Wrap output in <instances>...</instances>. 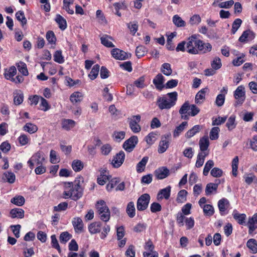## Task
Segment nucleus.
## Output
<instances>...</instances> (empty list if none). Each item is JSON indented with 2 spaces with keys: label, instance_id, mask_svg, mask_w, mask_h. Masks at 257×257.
Here are the masks:
<instances>
[{
  "label": "nucleus",
  "instance_id": "1",
  "mask_svg": "<svg viewBox=\"0 0 257 257\" xmlns=\"http://www.w3.org/2000/svg\"><path fill=\"white\" fill-rule=\"evenodd\" d=\"M81 181L83 182L82 179L79 178V179L75 180L74 184L70 182L65 183L63 192L65 199L71 198L77 201L82 196L83 188L81 187Z\"/></svg>",
  "mask_w": 257,
  "mask_h": 257
},
{
  "label": "nucleus",
  "instance_id": "2",
  "mask_svg": "<svg viewBox=\"0 0 257 257\" xmlns=\"http://www.w3.org/2000/svg\"><path fill=\"white\" fill-rule=\"evenodd\" d=\"M177 98L178 93L177 92L168 93L157 99V105L161 110L169 109L176 104Z\"/></svg>",
  "mask_w": 257,
  "mask_h": 257
},
{
  "label": "nucleus",
  "instance_id": "3",
  "mask_svg": "<svg viewBox=\"0 0 257 257\" xmlns=\"http://www.w3.org/2000/svg\"><path fill=\"white\" fill-rule=\"evenodd\" d=\"M96 208L100 219L104 222H107L110 219V212L105 202L102 200L98 201L96 204Z\"/></svg>",
  "mask_w": 257,
  "mask_h": 257
},
{
  "label": "nucleus",
  "instance_id": "4",
  "mask_svg": "<svg viewBox=\"0 0 257 257\" xmlns=\"http://www.w3.org/2000/svg\"><path fill=\"white\" fill-rule=\"evenodd\" d=\"M234 97L236 100L234 106L241 105L245 99V88L243 85H240L237 87L234 92Z\"/></svg>",
  "mask_w": 257,
  "mask_h": 257
},
{
  "label": "nucleus",
  "instance_id": "5",
  "mask_svg": "<svg viewBox=\"0 0 257 257\" xmlns=\"http://www.w3.org/2000/svg\"><path fill=\"white\" fill-rule=\"evenodd\" d=\"M141 115L138 114L133 115L132 117L128 118L127 119L130 127L132 131L134 133H138L141 130V127L139 124V123L141 121Z\"/></svg>",
  "mask_w": 257,
  "mask_h": 257
},
{
  "label": "nucleus",
  "instance_id": "6",
  "mask_svg": "<svg viewBox=\"0 0 257 257\" xmlns=\"http://www.w3.org/2000/svg\"><path fill=\"white\" fill-rule=\"evenodd\" d=\"M150 200V196L148 194L145 193L142 195L138 199L137 208L139 211H144L148 207Z\"/></svg>",
  "mask_w": 257,
  "mask_h": 257
},
{
  "label": "nucleus",
  "instance_id": "7",
  "mask_svg": "<svg viewBox=\"0 0 257 257\" xmlns=\"http://www.w3.org/2000/svg\"><path fill=\"white\" fill-rule=\"evenodd\" d=\"M45 160L43 153L41 152H38L34 154L31 159L28 161V163L29 167L33 169L36 165H42L43 162Z\"/></svg>",
  "mask_w": 257,
  "mask_h": 257
},
{
  "label": "nucleus",
  "instance_id": "8",
  "mask_svg": "<svg viewBox=\"0 0 257 257\" xmlns=\"http://www.w3.org/2000/svg\"><path fill=\"white\" fill-rule=\"evenodd\" d=\"M198 54H205L209 52L212 50V46L209 43H205L201 40H197L195 42Z\"/></svg>",
  "mask_w": 257,
  "mask_h": 257
},
{
  "label": "nucleus",
  "instance_id": "9",
  "mask_svg": "<svg viewBox=\"0 0 257 257\" xmlns=\"http://www.w3.org/2000/svg\"><path fill=\"white\" fill-rule=\"evenodd\" d=\"M138 143V138L133 136L126 140L123 144V148L127 152H132Z\"/></svg>",
  "mask_w": 257,
  "mask_h": 257
},
{
  "label": "nucleus",
  "instance_id": "10",
  "mask_svg": "<svg viewBox=\"0 0 257 257\" xmlns=\"http://www.w3.org/2000/svg\"><path fill=\"white\" fill-rule=\"evenodd\" d=\"M195 37L192 36L189 38L186 42V50L187 52L191 54H198V50L195 42L197 41Z\"/></svg>",
  "mask_w": 257,
  "mask_h": 257
},
{
  "label": "nucleus",
  "instance_id": "11",
  "mask_svg": "<svg viewBox=\"0 0 257 257\" xmlns=\"http://www.w3.org/2000/svg\"><path fill=\"white\" fill-rule=\"evenodd\" d=\"M171 137V134H168L162 137L158 148V152L160 154L164 153L168 148L169 146V141Z\"/></svg>",
  "mask_w": 257,
  "mask_h": 257
},
{
  "label": "nucleus",
  "instance_id": "12",
  "mask_svg": "<svg viewBox=\"0 0 257 257\" xmlns=\"http://www.w3.org/2000/svg\"><path fill=\"white\" fill-rule=\"evenodd\" d=\"M125 158V154L123 151H120L116 154L111 161V164L114 168H118L123 164Z\"/></svg>",
  "mask_w": 257,
  "mask_h": 257
},
{
  "label": "nucleus",
  "instance_id": "13",
  "mask_svg": "<svg viewBox=\"0 0 257 257\" xmlns=\"http://www.w3.org/2000/svg\"><path fill=\"white\" fill-rule=\"evenodd\" d=\"M190 105L189 101H185L181 106L179 112L181 114V118L182 119L188 120L190 116Z\"/></svg>",
  "mask_w": 257,
  "mask_h": 257
},
{
  "label": "nucleus",
  "instance_id": "14",
  "mask_svg": "<svg viewBox=\"0 0 257 257\" xmlns=\"http://www.w3.org/2000/svg\"><path fill=\"white\" fill-rule=\"evenodd\" d=\"M112 56L116 60H123L128 58V54L123 50L114 48L111 51Z\"/></svg>",
  "mask_w": 257,
  "mask_h": 257
},
{
  "label": "nucleus",
  "instance_id": "15",
  "mask_svg": "<svg viewBox=\"0 0 257 257\" xmlns=\"http://www.w3.org/2000/svg\"><path fill=\"white\" fill-rule=\"evenodd\" d=\"M171 187L168 186L165 188L162 189L160 190L157 195V198L158 200H162L165 199L168 200L170 196Z\"/></svg>",
  "mask_w": 257,
  "mask_h": 257
},
{
  "label": "nucleus",
  "instance_id": "16",
  "mask_svg": "<svg viewBox=\"0 0 257 257\" xmlns=\"http://www.w3.org/2000/svg\"><path fill=\"white\" fill-rule=\"evenodd\" d=\"M249 234L252 233L257 228V213L249 218L247 222Z\"/></svg>",
  "mask_w": 257,
  "mask_h": 257
},
{
  "label": "nucleus",
  "instance_id": "17",
  "mask_svg": "<svg viewBox=\"0 0 257 257\" xmlns=\"http://www.w3.org/2000/svg\"><path fill=\"white\" fill-rule=\"evenodd\" d=\"M14 103L15 105H20L24 100V94L21 90H15L13 92Z\"/></svg>",
  "mask_w": 257,
  "mask_h": 257
},
{
  "label": "nucleus",
  "instance_id": "18",
  "mask_svg": "<svg viewBox=\"0 0 257 257\" xmlns=\"http://www.w3.org/2000/svg\"><path fill=\"white\" fill-rule=\"evenodd\" d=\"M255 37L254 34L250 30H246L243 32L239 38V41L241 42H244L253 40Z\"/></svg>",
  "mask_w": 257,
  "mask_h": 257
},
{
  "label": "nucleus",
  "instance_id": "19",
  "mask_svg": "<svg viewBox=\"0 0 257 257\" xmlns=\"http://www.w3.org/2000/svg\"><path fill=\"white\" fill-rule=\"evenodd\" d=\"M72 224L76 232H81L83 230V223L81 218L76 217L73 218Z\"/></svg>",
  "mask_w": 257,
  "mask_h": 257
},
{
  "label": "nucleus",
  "instance_id": "20",
  "mask_svg": "<svg viewBox=\"0 0 257 257\" xmlns=\"http://www.w3.org/2000/svg\"><path fill=\"white\" fill-rule=\"evenodd\" d=\"M156 177L159 179H163L169 175V170L166 167H161L155 171Z\"/></svg>",
  "mask_w": 257,
  "mask_h": 257
},
{
  "label": "nucleus",
  "instance_id": "21",
  "mask_svg": "<svg viewBox=\"0 0 257 257\" xmlns=\"http://www.w3.org/2000/svg\"><path fill=\"white\" fill-rule=\"evenodd\" d=\"M111 40H113L112 37L107 35H103L100 37L101 43L107 48H113L114 47Z\"/></svg>",
  "mask_w": 257,
  "mask_h": 257
},
{
  "label": "nucleus",
  "instance_id": "22",
  "mask_svg": "<svg viewBox=\"0 0 257 257\" xmlns=\"http://www.w3.org/2000/svg\"><path fill=\"white\" fill-rule=\"evenodd\" d=\"M165 81L164 76L160 73L157 74L153 80V83L156 86V88L161 90L164 87L163 84Z\"/></svg>",
  "mask_w": 257,
  "mask_h": 257
},
{
  "label": "nucleus",
  "instance_id": "23",
  "mask_svg": "<svg viewBox=\"0 0 257 257\" xmlns=\"http://www.w3.org/2000/svg\"><path fill=\"white\" fill-rule=\"evenodd\" d=\"M232 216L233 218L239 224H243L245 223L246 219V215L244 213H239L236 210H234L232 212Z\"/></svg>",
  "mask_w": 257,
  "mask_h": 257
},
{
  "label": "nucleus",
  "instance_id": "24",
  "mask_svg": "<svg viewBox=\"0 0 257 257\" xmlns=\"http://www.w3.org/2000/svg\"><path fill=\"white\" fill-rule=\"evenodd\" d=\"M220 183V181L218 180H216L215 183H210L206 185L205 188V193L206 195H209L211 194L213 191H216L218 185Z\"/></svg>",
  "mask_w": 257,
  "mask_h": 257
},
{
  "label": "nucleus",
  "instance_id": "25",
  "mask_svg": "<svg viewBox=\"0 0 257 257\" xmlns=\"http://www.w3.org/2000/svg\"><path fill=\"white\" fill-rule=\"evenodd\" d=\"M202 128V126L201 125H195L186 132L185 136L187 139H190L199 133Z\"/></svg>",
  "mask_w": 257,
  "mask_h": 257
},
{
  "label": "nucleus",
  "instance_id": "26",
  "mask_svg": "<svg viewBox=\"0 0 257 257\" xmlns=\"http://www.w3.org/2000/svg\"><path fill=\"white\" fill-rule=\"evenodd\" d=\"M207 90V88L200 90L196 95L195 101L197 104H201L203 102L205 98V94Z\"/></svg>",
  "mask_w": 257,
  "mask_h": 257
},
{
  "label": "nucleus",
  "instance_id": "27",
  "mask_svg": "<svg viewBox=\"0 0 257 257\" xmlns=\"http://www.w3.org/2000/svg\"><path fill=\"white\" fill-rule=\"evenodd\" d=\"M199 147L202 152H206L209 145V141L207 136H204L200 139L199 141Z\"/></svg>",
  "mask_w": 257,
  "mask_h": 257
},
{
  "label": "nucleus",
  "instance_id": "28",
  "mask_svg": "<svg viewBox=\"0 0 257 257\" xmlns=\"http://www.w3.org/2000/svg\"><path fill=\"white\" fill-rule=\"evenodd\" d=\"M101 228V223L95 222L91 223L88 226L89 232L91 234H95L100 231Z\"/></svg>",
  "mask_w": 257,
  "mask_h": 257
},
{
  "label": "nucleus",
  "instance_id": "29",
  "mask_svg": "<svg viewBox=\"0 0 257 257\" xmlns=\"http://www.w3.org/2000/svg\"><path fill=\"white\" fill-rule=\"evenodd\" d=\"M75 122L70 119H63L62 120V127L63 129L69 131L73 128L75 125Z\"/></svg>",
  "mask_w": 257,
  "mask_h": 257
},
{
  "label": "nucleus",
  "instance_id": "30",
  "mask_svg": "<svg viewBox=\"0 0 257 257\" xmlns=\"http://www.w3.org/2000/svg\"><path fill=\"white\" fill-rule=\"evenodd\" d=\"M24 211L21 208H14L11 210L10 215L12 218H23L24 217Z\"/></svg>",
  "mask_w": 257,
  "mask_h": 257
},
{
  "label": "nucleus",
  "instance_id": "31",
  "mask_svg": "<svg viewBox=\"0 0 257 257\" xmlns=\"http://www.w3.org/2000/svg\"><path fill=\"white\" fill-rule=\"evenodd\" d=\"M208 155V152H201L198 153L195 164V166L197 168H200L202 166L204 162L205 158Z\"/></svg>",
  "mask_w": 257,
  "mask_h": 257
},
{
  "label": "nucleus",
  "instance_id": "32",
  "mask_svg": "<svg viewBox=\"0 0 257 257\" xmlns=\"http://www.w3.org/2000/svg\"><path fill=\"white\" fill-rule=\"evenodd\" d=\"M83 94L79 92H74L70 96V100L73 104L81 102L83 99Z\"/></svg>",
  "mask_w": 257,
  "mask_h": 257
},
{
  "label": "nucleus",
  "instance_id": "33",
  "mask_svg": "<svg viewBox=\"0 0 257 257\" xmlns=\"http://www.w3.org/2000/svg\"><path fill=\"white\" fill-rule=\"evenodd\" d=\"M55 21L59 25V28L62 30H64L67 28V22L66 20L60 15L58 14L56 15Z\"/></svg>",
  "mask_w": 257,
  "mask_h": 257
},
{
  "label": "nucleus",
  "instance_id": "34",
  "mask_svg": "<svg viewBox=\"0 0 257 257\" xmlns=\"http://www.w3.org/2000/svg\"><path fill=\"white\" fill-rule=\"evenodd\" d=\"M149 157H144L142 160L137 165V171L138 173H141L144 171L146 165L148 161Z\"/></svg>",
  "mask_w": 257,
  "mask_h": 257
},
{
  "label": "nucleus",
  "instance_id": "35",
  "mask_svg": "<svg viewBox=\"0 0 257 257\" xmlns=\"http://www.w3.org/2000/svg\"><path fill=\"white\" fill-rule=\"evenodd\" d=\"M11 202L17 206H22L24 204L25 199L23 196L18 195L12 198Z\"/></svg>",
  "mask_w": 257,
  "mask_h": 257
},
{
  "label": "nucleus",
  "instance_id": "36",
  "mask_svg": "<svg viewBox=\"0 0 257 257\" xmlns=\"http://www.w3.org/2000/svg\"><path fill=\"white\" fill-rule=\"evenodd\" d=\"M187 121L182 122L179 126H177L173 132V137H178L180 134L184 130L185 127L187 125Z\"/></svg>",
  "mask_w": 257,
  "mask_h": 257
},
{
  "label": "nucleus",
  "instance_id": "37",
  "mask_svg": "<svg viewBox=\"0 0 257 257\" xmlns=\"http://www.w3.org/2000/svg\"><path fill=\"white\" fill-rule=\"evenodd\" d=\"M23 130L32 134L38 131V127L33 123L28 122L23 126Z\"/></svg>",
  "mask_w": 257,
  "mask_h": 257
},
{
  "label": "nucleus",
  "instance_id": "38",
  "mask_svg": "<svg viewBox=\"0 0 257 257\" xmlns=\"http://www.w3.org/2000/svg\"><path fill=\"white\" fill-rule=\"evenodd\" d=\"M126 212L128 216L131 217H134L136 215V209L135 207L134 203L133 202H130L127 205Z\"/></svg>",
  "mask_w": 257,
  "mask_h": 257
},
{
  "label": "nucleus",
  "instance_id": "39",
  "mask_svg": "<svg viewBox=\"0 0 257 257\" xmlns=\"http://www.w3.org/2000/svg\"><path fill=\"white\" fill-rule=\"evenodd\" d=\"M188 193L185 190H180L177 195L176 201L178 203H183L187 200V195Z\"/></svg>",
  "mask_w": 257,
  "mask_h": 257
},
{
  "label": "nucleus",
  "instance_id": "40",
  "mask_svg": "<svg viewBox=\"0 0 257 257\" xmlns=\"http://www.w3.org/2000/svg\"><path fill=\"white\" fill-rule=\"evenodd\" d=\"M3 179L9 183L12 184L15 181L16 176L11 172H6L4 173Z\"/></svg>",
  "mask_w": 257,
  "mask_h": 257
},
{
  "label": "nucleus",
  "instance_id": "41",
  "mask_svg": "<svg viewBox=\"0 0 257 257\" xmlns=\"http://www.w3.org/2000/svg\"><path fill=\"white\" fill-rule=\"evenodd\" d=\"M17 73V69L15 66L11 67L5 73V77L7 79L10 80L14 78Z\"/></svg>",
  "mask_w": 257,
  "mask_h": 257
},
{
  "label": "nucleus",
  "instance_id": "42",
  "mask_svg": "<svg viewBox=\"0 0 257 257\" xmlns=\"http://www.w3.org/2000/svg\"><path fill=\"white\" fill-rule=\"evenodd\" d=\"M161 71L166 76H170L172 73L171 65L168 63H165L162 65Z\"/></svg>",
  "mask_w": 257,
  "mask_h": 257
},
{
  "label": "nucleus",
  "instance_id": "43",
  "mask_svg": "<svg viewBox=\"0 0 257 257\" xmlns=\"http://www.w3.org/2000/svg\"><path fill=\"white\" fill-rule=\"evenodd\" d=\"M228 204V201L224 198L218 201V206L221 215H223L222 213L225 211L226 209V206Z\"/></svg>",
  "mask_w": 257,
  "mask_h": 257
},
{
  "label": "nucleus",
  "instance_id": "44",
  "mask_svg": "<svg viewBox=\"0 0 257 257\" xmlns=\"http://www.w3.org/2000/svg\"><path fill=\"white\" fill-rule=\"evenodd\" d=\"M147 52V49L144 46L140 45L136 48V55L138 58L144 56Z\"/></svg>",
  "mask_w": 257,
  "mask_h": 257
},
{
  "label": "nucleus",
  "instance_id": "45",
  "mask_svg": "<svg viewBox=\"0 0 257 257\" xmlns=\"http://www.w3.org/2000/svg\"><path fill=\"white\" fill-rule=\"evenodd\" d=\"M204 214L206 216H212L214 212L213 207L210 204L204 205L202 207Z\"/></svg>",
  "mask_w": 257,
  "mask_h": 257
},
{
  "label": "nucleus",
  "instance_id": "46",
  "mask_svg": "<svg viewBox=\"0 0 257 257\" xmlns=\"http://www.w3.org/2000/svg\"><path fill=\"white\" fill-rule=\"evenodd\" d=\"M99 70V66L98 64H96V65H94L93 67H92L90 73L88 75L89 77L91 80L95 79L97 77V76L98 74Z\"/></svg>",
  "mask_w": 257,
  "mask_h": 257
},
{
  "label": "nucleus",
  "instance_id": "47",
  "mask_svg": "<svg viewBox=\"0 0 257 257\" xmlns=\"http://www.w3.org/2000/svg\"><path fill=\"white\" fill-rule=\"evenodd\" d=\"M246 245L253 253L257 252V244L254 239H249L247 242Z\"/></svg>",
  "mask_w": 257,
  "mask_h": 257
},
{
  "label": "nucleus",
  "instance_id": "48",
  "mask_svg": "<svg viewBox=\"0 0 257 257\" xmlns=\"http://www.w3.org/2000/svg\"><path fill=\"white\" fill-rule=\"evenodd\" d=\"M173 22L174 24L178 27H184L186 23L178 15H175L173 17Z\"/></svg>",
  "mask_w": 257,
  "mask_h": 257
},
{
  "label": "nucleus",
  "instance_id": "49",
  "mask_svg": "<svg viewBox=\"0 0 257 257\" xmlns=\"http://www.w3.org/2000/svg\"><path fill=\"white\" fill-rule=\"evenodd\" d=\"M72 167L74 171L75 172H78L83 169V164L80 160H74L72 163Z\"/></svg>",
  "mask_w": 257,
  "mask_h": 257
},
{
  "label": "nucleus",
  "instance_id": "50",
  "mask_svg": "<svg viewBox=\"0 0 257 257\" xmlns=\"http://www.w3.org/2000/svg\"><path fill=\"white\" fill-rule=\"evenodd\" d=\"M72 237V235L70 234L68 232L65 231L61 233L59 239L61 243H66Z\"/></svg>",
  "mask_w": 257,
  "mask_h": 257
},
{
  "label": "nucleus",
  "instance_id": "51",
  "mask_svg": "<svg viewBox=\"0 0 257 257\" xmlns=\"http://www.w3.org/2000/svg\"><path fill=\"white\" fill-rule=\"evenodd\" d=\"M16 17L17 19L21 22L22 25L24 26L27 23L26 18H25L24 13L23 11H19L16 14Z\"/></svg>",
  "mask_w": 257,
  "mask_h": 257
},
{
  "label": "nucleus",
  "instance_id": "52",
  "mask_svg": "<svg viewBox=\"0 0 257 257\" xmlns=\"http://www.w3.org/2000/svg\"><path fill=\"white\" fill-rule=\"evenodd\" d=\"M214 165V162L212 160H208L205 165L203 174L204 176H207L210 169L213 167Z\"/></svg>",
  "mask_w": 257,
  "mask_h": 257
},
{
  "label": "nucleus",
  "instance_id": "53",
  "mask_svg": "<svg viewBox=\"0 0 257 257\" xmlns=\"http://www.w3.org/2000/svg\"><path fill=\"white\" fill-rule=\"evenodd\" d=\"M211 66L214 70L219 69L222 66L221 59L218 57H215L211 63Z\"/></svg>",
  "mask_w": 257,
  "mask_h": 257
},
{
  "label": "nucleus",
  "instance_id": "54",
  "mask_svg": "<svg viewBox=\"0 0 257 257\" xmlns=\"http://www.w3.org/2000/svg\"><path fill=\"white\" fill-rule=\"evenodd\" d=\"M220 129L218 127L215 126L212 128L210 132V139L211 140H215L218 138V134Z\"/></svg>",
  "mask_w": 257,
  "mask_h": 257
},
{
  "label": "nucleus",
  "instance_id": "55",
  "mask_svg": "<svg viewBox=\"0 0 257 257\" xmlns=\"http://www.w3.org/2000/svg\"><path fill=\"white\" fill-rule=\"evenodd\" d=\"M235 118V117L234 116L231 115L228 119L227 122L226 123V126L229 131L232 130L236 126Z\"/></svg>",
  "mask_w": 257,
  "mask_h": 257
},
{
  "label": "nucleus",
  "instance_id": "56",
  "mask_svg": "<svg viewBox=\"0 0 257 257\" xmlns=\"http://www.w3.org/2000/svg\"><path fill=\"white\" fill-rule=\"evenodd\" d=\"M242 23V20L240 19H236L232 23L231 33L234 34L239 28L240 27Z\"/></svg>",
  "mask_w": 257,
  "mask_h": 257
},
{
  "label": "nucleus",
  "instance_id": "57",
  "mask_svg": "<svg viewBox=\"0 0 257 257\" xmlns=\"http://www.w3.org/2000/svg\"><path fill=\"white\" fill-rule=\"evenodd\" d=\"M46 39L48 42L52 44H55L56 41V38L54 32L52 31H49L46 33Z\"/></svg>",
  "mask_w": 257,
  "mask_h": 257
},
{
  "label": "nucleus",
  "instance_id": "58",
  "mask_svg": "<svg viewBox=\"0 0 257 257\" xmlns=\"http://www.w3.org/2000/svg\"><path fill=\"white\" fill-rule=\"evenodd\" d=\"M54 60L59 64H62L64 62L61 51L58 50L55 52L54 54Z\"/></svg>",
  "mask_w": 257,
  "mask_h": 257
},
{
  "label": "nucleus",
  "instance_id": "59",
  "mask_svg": "<svg viewBox=\"0 0 257 257\" xmlns=\"http://www.w3.org/2000/svg\"><path fill=\"white\" fill-rule=\"evenodd\" d=\"M156 134L154 133H151L145 137V140L147 143L149 145L153 144L156 140Z\"/></svg>",
  "mask_w": 257,
  "mask_h": 257
},
{
  "label": "nucleus",
  "instance_id": "60",
  "mask_svg": "<svg viewBox=\"0 0 257 257\" xmlns=\"http://www.w3.org/2000/svg\"><path fill=\"white\" fill-rule=\"evenodd\" d=\"M145 77L141 76L134 81V85L139 88H144L146 86L145 84Z\"/></svg>",
  "mask_w": 257,
  "mask_h": 257
},
{
  "label": "nucleus",
  "instance_id": "61",
  "mask_svg": "<svg viewBox=\"0 0 257 257\" xmlns=\"http://www.w3.org/2000/svg\"><path fill=\"white\" fill-rule=\"evenodd\" d=\"M18 69L23 75L27 76L29 74L27 66L25 63L20 62L17 65Z\"/></svg>",
  "mask_w": 257,
  "mask_h": 257
},
{
  "label": "nucleus",
  "instance_id": "62",
  "mask_svg": "<svg viewBox=\"0 0 257 257\" xmlns=\"http://www.w3.org/2000/svg\"><path fill=\"white\" fill-rule=\"evenodd\" d=\"M40 109L46 111L49 109L50 106L48 104V102L47 100H46L45 98H44L42 97H40Z\"/></svg>",
  "mask_w": 257,
  "mask_h": 257
},
{
  "label": "nucleus",
  "instance_id": "63",
  "mask_svg": "<svg viewBox=\"0 0 257 257\" xmlns=\"http://www.w3.org/2000/svg\"><path fill=\"white\" fill-rule=\"evenodd\" d=\"M227 119L226 116L221 117L218 116L217 118H212V125H220L226 121Z\"/></svg>",
  "mask_w": 257,
  "mask_h": 257
},
{
  "label": "nucleus",
  "instance_id": "64",
  "mask_svg": "<svg viewBox=\"0 0 257 257\" xmlns=\"http://www.w3.org/2000/svg\"><path fill=\"white\" fill-rule=\"evenodd\" d=\"M127 28L130 30L131 33L135 35L138 30V25L137 22L130 23L127 24Z\"/></svg>",
  "mask_w": 257,
  "mask_h": 257
}]
</instances>
